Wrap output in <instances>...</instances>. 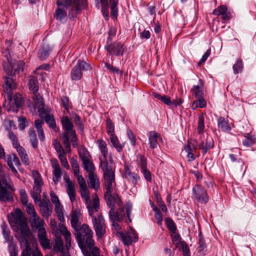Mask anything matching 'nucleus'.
Segmentation results:
<instances>
[{
	"label": "nucleus",
	"mask_w": 256,
	"mask_h": 256,
	"mask_svg": "<svg viewBox=\"0 0 256 256\" xmlns=\"http://www.w3.org/2000/svg\"><path fill=\"white\" fill-rule=\"evenodd\" d=\"M242 60L240 59H238L236 63L232 66L234 73L236 74L242 71Z\"/></svg>",
	"instance_id": "nucleus-52"
},
{
	"label": "nucleus",
	"mask_w": 256,
	"mask_h": 256,
	"mask_svg": "<svg viewBox=\"0 0 256 256\" xmlns=\"http://www.w3.org/2000/svg\"><path fill=\"white\" fill-rule=\"evenodd\" d=\"M204 128V117L203 114H200L198 116V132L199 134L203 133Z\"/></svg>",
	"instance_id": "nucleus-44"
},
{
	"label": "nucleus",
	"mask_w": 256,
	"mask_h": 256,
	"mask_svg": "<svg viewBox=\"0 0 256 256\" xmlns=\"http://www.w3.org/2000/svg\"><path fill=\"white\" fill-rule=\"evenodd\" d=\"M84 255L86 256V254ZM88 256H100V249L97 246H95L88 251Z\"/></svg>",
	"instance_id": "nucleus-63"
},
{
	"label": "nucleus",
	"mask_w": 256,
	"mask_h": 256,
	"mask_svg": "<svg viewBox=\"0 0 256 256\" xmlns=\"http://www.w3.org/2000/svg\"><path fill=\"white\" fill-rule=\"evenodd\" d=\"M74 122L76 125L78 127L80 130H82L84 128V126L81 121L80 117L76 114H74Z\"/></svg>",
	"instance_id": "nucleus-64"
},
{
	"label": "nucleus",
	"mask_w": 256,
	"mask_h": 256,
	"mask_svg": "<svg viewBox=\"0 0 256 256\" xmlns=\"http://www.w3.org/2000/svg\"><path fill=\"white\" fill-rule=\"evenodd\" d=\"M197 100L194 102L192 105V108L194 110L198 108H204L206 106V102L204 99L203 96H200V98H196Z\"/></svg>",
	"instance_id": "nucleus-39"
},
{
	"label": "nucleus",
	"mask_w": 256,
	"mask_h": 256,
	"mask_svg": "<svg viewBox=\"0 0 256 256\" xmlns=\"http://www.w3.org/2000/svg\"><path fill=\"white\" fill-rule=\"evenodd\" d=\"M194 198L197 200L202 204H206L208 200V197L206 190L201 186L196 185L192 188Z\"/></svg>",
	"instance_id": "nucleus-10"
},
{
	"label": "nucleus",
	"mask_w": 256,
	"mask_h": 256,
	"mask_svg": "<svg viewBox=\"0 0 256 256\" xmlns=\"http://www.w3.org/2000/svg\"><path fill=\"white\" fill-rule=\"evenodd\" d=\"M81 197L86 201V204L91 202L90 197L89 190L87 187L80 189Z\"/></svg>",
	"instance_id": "nucleus-47"
},
{
	"label": "nucleus",
	"mask_w": 256,
	"mask_h": 256,
	"mask_svg": "<svg viewBox=\"0 0 256 256\" xmlns=\"http://www.w3.org/2000/svg\"><path fill=\"white\" fill-rule=\"evenodd\" d=\"M92 203L91 202L86 204V208L88 210L90 216L92 217V220H93V217L95 212H98L100 208V201L98 196L96 194H93Z\"/></svg>",
	"instance_id": "nucleus-15"
},
{
	"label": "nucleus",
	"mask_w": 256,
	"mask_h": 256,
	"mask_svg": "<svg viewBox=\"0 0 256 256\" xmlns=\"http://www.w3.org/2000/svg\"><path fill=\"white\" fill-rule=\"evenodd\" d=\"M38 241L44 249H50V240L47 238L45 228H39L38 230Z\"/></svg>",
	"instance_id": "nucleus-13"
},
{
	"label": "nucleus",
	"mask_w": 256,
	"mask_h": 256,
	"mask_svg": "<svg viewBox=\"0 0 256 256\" xmlns=\"http://www.w3.org/2000/svg\"><path fill=\"white\" fill-rule=\"evenodd\" d=\"M154 197L156 200L158 204L161 208L162 212H166L168 210L167 208L165 205L164 202L162 201L160 194L157 191L154 192Z\"/></svg>",
	"instance_id": "nucleus-38"
},
{
	"label": "nucleus",
	"mask_w": 256,
	"mask_h": 256,
	"mask_svg": "<svg viewBox=\"0 0 256 256\" xmlns=\"http://www.w3.org/2000/svg\"><path fill=\"white\" fill-rule=\"evenodd\" d=\"M92 69L90 64L82 60H78L77 64L72 68L70 76L72 80H80L82 76V70H89Z\"/></svg>",
	"instance_id": "nucleus-7"
},
{
	"label": "nucleus",
	"mask_w": 256,
	"mask_h": 256,
	"mask_svg": "<svg viewBox=\"0 0 256 256\" xmlns=\"http://www.w3.org/2000/svg\"><path fill=\"white\" fill-rule=\"evenodd\" d=\"M28 137L30 141L34 148H38V139L36 138V133L33 128H30L28 131Z\"/></svg>",
	"instance_id": "nucleus-35"
},
{
	"label": "nucleus",
	"mask_w": 256,
	"mask_h": 256,
	"mask_svg": "<svg viewBox=\"0 0 256 256\" xmlns=\"http://www.w3.org/2000/svg\"><path fill=\"white\" fill-rule=\"evenodd\" d=\"M82 164L84 170H86L88 174L94 172V166L92 162H90V160L83 161Z\"/></svg>",
	"instance_id": "nucleus-45"
},
{
	"label": "nucleus",
	"mask_w": 256,
	"mask_h": 256,
	"mask_svg": "<svg viewBox=\"0 0 256 256\" xmlns=\"http://www.w3.org/2000/svg\"><path fill=\"white\" fill-rule=\"evenodd\" d=\"M202 88L203 84L202 80L200 79L199 84L197 86H194L193 88L192 89V94L196 98H200V96H203Z\"/></svg>",
	"instance_id": "nucleus-29"
},
{
	"label": "nucleus",
	"mask_w": 256,
	"mask_h": 256,
	"mask_svg": "<svg viewBox=\"0 0 256 256\" xmlns=\"http://www.w3.org/2000/svg\"><path fill=\"white\" fill-rule=\"evenodd\" d=\"M62 126L64 131L62 134L63 144L68 151L70 152V142L69 136L72 134V132H76L74 129V125L68 116L62 117L61 120Z\"/></svg>",
	"instance_id": "nucleus-4"
},
{
	"label": "nucleus",
	"mask_w": 256,
	"mask_h": 256,
	"mask_svg": "<svg viewBox=\"0 0 256 256\" xmlns=\"http://www.w3.org/2000/svg\"><path fill=\"white\" fill-rule=\"evenodd\" d=\"M110 4H112L110 6V14L112 17L115 19L117 18L118 16V8L117 5L118 0H109Z\"/></svg>",
	"instance_id": "nucleus-40"
},
{
	"label": "nucleus",
	"mask_w": 256,
	"mask_h": 256,
	"mask_svg": "<svg viewBox=\"0 0 256 256\" xmlns=\"http://www.w3.org/2000/svg\"><path fill=\"white\" fill-rule=\"evenodd\" d=\"M30 222L32 228H35L38 230L39 228H44L43 226L44 224V222L37 214L31 217Z\"/></svg>",
	"instance_id": "nucleus-25"
},
{
	"label": "nucleus",
	"mask_w": 256,
	"mask_h": 256,
	"mask_svg": "<svg viewBox=\"0 0 256 256\" xmlns=\"http://www.w3.org/2000/svg\"><path fill=\"white\" fill-rule=\"evenodd\" d=\"M50 162L53 168V180L55 184H56L59 181L62 176L61 168L56 159H52Z\"/></svg>",
	"instance_id": "nucleus-17"
},
{
	"label": "nucleus",
	"mask_w": 256,
	"mask_h": 256,
	"mask_svg": "<svg viewBox=\"0 0 256 256\" xmlns=\"http://www.w3.org/2000/svg\"><path fill=\"white\" fill-rule=\"evenodd\" d=\"M124 176L134 185H136L139 176L134 172H132L130 168L128 166H126L124 168Z\"/></svg>",
	"instance_id": "nucleus-21"
},
{
	"label": "nucleus",
	"mask_w": 256,
	"mask_h": 256,
	"mask_svg": "<svg viewBox=\"0 0 256 256\" xmlns=\"http://www.w3.org/2000/svg\"><path fill=\"white\" fill-rule=\"evenodd\" d=\"M92 224L96 236L98 238H102L106 233V224L104 220L102 214L98 217H93Z\"/></svg>",
	"instance_id": "nucleus-9"
},
{
	"label": "nucleus",
	"mask_w": 256,
	"mask_h": 256,
	"mask_svg": "<svg viewBox=\"0 0 256 256\" xmlns=\"http://www.w3.org/2000/svg\"><path fill=\"white\" fill-rule=\"evenodd\" d=\"M8 138L12 142V144L14 147L18 146L19 145V143L18 142V138L16 137V135L12 132L10 130H8Z\"/></svg>",
	"instance_id": "nucleus-54"
},
{
	"label": "nucleus",
	"mask_w": 256,
	"mask_h": 256,
	"mask_svg": "<svg viewBox=\"0 0 256 256\" xmlns=\"http://www.w3.org/2000/svg\"><path fill=\"white\" fill-rule=\"evenodd\" d=\"M214 146L212 139L208 136L204 140L202 141L199 144L200 149L202 150L203 154H206L208 150Z\"/></svg>",
	"instance_id": "nucleus-24"
},
{
	"label": "nucleus",
	"mask_w": 256,
	"mask_h": 256,
	"mask_svg": "<svg viewBox=\"0 0 256 256\" xmlns=\"http://www.w3.org/2000/svg\"><path fill=\"white\" fill-rule=\"evenodd\" d=\"M120 236L124 244L128 246L132 244V242H136L138 240V236L132 228L128 230L126 234L120 233Z\"/></svg>",
	"instance_id": "nucleus-12"
},
{
	"label": "nucleus",
	"mask_w": 256,
	"mask_h": 256,
	"mask_svg": "<svg viewBox=\"0 0 256 256\" xmlns=\"http://www.w3.org/2000/svg\"><path fill=\"white\" fill-rule=\"evenodd\" d=\"M160 138L162 140V138L160 136H158V134L155 132L152 131L149 132L148 134V140L150 144V147L152 148H157L158 146V139Z\"/></svg>",
	"instance_id": "nucleus-23"
},
{
	"label": "nucleus",
	"mask_w": 256,
	"mask_h": 256,
	"mask_svg": "<svg viewBox=\"0 0 256 256\" xmlns=\"http://www.w3.org/2000/svg\"><path fill=\"white\" fill-rule=\"evenodd\" d=\"M153 210L155 212L154 218L156 220L157 224L159 226L162 225V222L163 220L162 212L157 207H154V208H153Z\"/></svg>",
	"instance_id": "nucleus-51"
},
{
	"label": "nucleus",
	"mask_w": 256,
	"mask_h": 256,
	"mask_svg": "<svg viewBox=\"0 0 256 256\" xmlns=\"http://www.w3.org/2000/svg\"><path fill=\"white\" fill-rule=\"evenodd\" d=\"M227 10V7L226 6L222 5L214 10L212 14L216 16L221 15L224 10Z\"/></svg>",
	"instance_id": "nucleus-62"
},
{
	"label": "nucleus",
	"mask_w": 256,
	"mask_h": 256,
	"mask_svg": "<svg viewBox=\"0 0 256 256\" xmlns=\"http://www.w3.org/2000/svg\"><path fill=\"white\" fill-rule=\"evenodd\" d=\"M64 230L63 232V234L64 236L66 241V246L67 250H68L71 246V234L66 228H64Z\"/></svg>",
	"instance_id": "nucleus-46"
},
{
	"label": "nucleus",
	"mask_w": 256,
	"mask_h": 256,
	"mask_svg": "<svg viewBox=\"0 0 256 256\" xmlns=\"http://www.w3.org/2000/svg\"><path fill=\"white\" fill-rule=\"evenodd\" d=\"M66 183V192L71 202H74L76 200V188L74 182L69 178H65Z\"/></svg>",
	"instance_id": "nucleus-19"
},
{
	"label": "nucleus",
	"mask_w": 256,
	"mask_h": 256,
	"mask_svg": "<svg viewBox=\"0 0 256 256\" xmlns=\"http://www.w3.org/2000/svg\"><path fill=\"white\" fill-rule=\"evenodd\" d=\"M107 133L110 136L114 134V124L110 118L106 120Z\"/></svg>",
	"instance_id": "nucleus-53"
},
{
	"label": "nucleus",
	"mask_w": 256,
	"mask_h": 256,
	"mask_svg": "<svg viewBox=\"0 0 256 256\" xmlns=\"http://www.w3.org/2000/svg\"><path fill=\"white\" fill-rule=\"evenodd\" d=\"M56 4L65 10L70 8L72 16L80 12V0H64L63 2L58 0Z\"/></svg>",
	"instance_id": "nucleus-8"
},
{
	"label": "nucleus",
	"mask_w": 256,
	"mask_h": 256,
	"mask_svg": "<svg viewBox=\"0 0 256 256\" xmlns=\"http://www.w3.org/2000/svg\"><path fill=\"white\" fill-rule=\"evenodd\" d=\"M171 232V236L172 238V242L174 244H176V246H177L179 244H181V242H181L180 234L178 233H177L176 231Z\"/></svg>",
	"instance_id": "nucleus-58"
},
{
	"label": "nucleus",
	"mask_w": 256,
	"mask_h": 256,
	"mask_svg": "<svg viewBox=\"0 0 256 256\" xmlns=\"http://www.w3.org/2000/svg\"><path fill=\"white\" fill-rule=\"evenodd\" d=\"M110 136V140L113 146L116 148L118 152H120L123 146L120 144L118 137L115 134H112Z\"/></svg>",
	"instance_id": "nucleus-37"
},
{
	"label": "nucleus",
	"mask_w": 256,
	"mask_h": 256,
	"mask_svg": "<svg viewBox=\"0 0 256 256\" xmlns=\"http://www.w3.org/2000/svg\"><path fill=\"white\" fill-rule=\"evenodd\" d=\"M55 206V212L57 214V216L58 218V219L60 222H63L64 220V216L62 212V206L60 204V203L59 204H56Z\"/></svg>",
	"instance_id": "nucleus-50"
},
{
	"label": "nucleus",
	"mask_w": 256,
	"mask_h": 256,
	"mask_svg": "<svg viewBox=\"0 0 256 256\" xmlns=\"http://www.w3.org/2000/svg\"><path fill=\"white\" fill-rule=\"evenodd\" d=\"M44 123V122L40 120H36L34 122V126L37 130L38 138L42 142L44 141L45 138L44 132L42 128V125Z\"/></svg>",
	"instance_id": "nucleus-28"
},
{
	"label": "nucleus",
	"mask_w": 256,
	"mask_h": 256,
	"mask_svg": "<svg viewBox=\"0 0 256 256\" xmlns=\"http://www.w3.org/2000/svg\"><path fill=\"white\" fill-rule=\"evenodd\" d=\"M32 176L34 180V184L31 196L35 202H40L41 200L40 193L42 192V181L40 174L36 170L32 172Z\"/></svg>",
	"instance_id": "nucleus-6"
},
{
	"label": "nucleus",
	"mask_w": 256,
	"mask_h": 256,
	"mask_svg": "<svg viewBox=\"0 0 256 256\" xmlns=\"http://www.w3.org/2000/svg\"><path fill=\"white\" fill-rule=\"evenodd\" d=\"M96 144L103 156L102 158H99L100 167L103 172L105 190L104 196L106 204L110 209L108 212L110 219L112 222H126V218H128L129 221L131 222L130 214L132 206H128L125 212L121 199L118 194L114 192L116 185L114 172L112 166L108 165L107 160L108 151L106 144L102 140H98Z\"/></svg>",
	"instance_id": "nucleus-1"
},
{
	"label": "nucleus",
	"mask_w": 256,
	"mask_h": 256,
	"mask_svg": "<svg viewBox=\"0 0 256 256\" xmlns=\"http://www.w3.org/2000/svg\"><path fill=\"white\" fill-rule=\"evenodd\" d=\"M1 228H2V236L6 242H11L10 240L12 239V238L10 236V230H8L7 225L4 222L1 225Z\"/></svg>",
	"instance_id": "nucleus-36"
},
{
	"label": "nucleus",
	"mask_w": 256,
	"mask_h": 256,
	"mask_svg": "<svg viewBox=\"0 0 256 256\" xmlns=\"http://www.w3.org/2000/svg\"><path fill=\"white\" fill-rule=\"evenodd\" d=\"M102 6V12L104 16L108 20V0H106L104 4L100 3Z\"/></svg>",
	"instance_id": "nucleus-55"
},
{
	"label": "nucleus",
	"mask_w": 256,
	"mask_h": 256,
	"mask_svg": "<svg viewBox=\"0 0 256 256\" xmlns=\"http://www.w3.org/2000/svg\"><path fill=\"white\" fill-rule=\"evenodd\" d=\"M8 104L6 108L8 111L17 113L18 109L20 108L24 104L22 96L20 93L14 94L9 93L6 95Z\"/></svg>",
	"instance_id": "nucleus-5"
},
{
	"label": "nucleus",
	"mask_w": 256,
	"mask_h": 256,
	"mask_svg": "<svg viewBox=\"0 0 256 256\" xmlns=\"http://www.w3.org/2000/svg\"><path fill=\"white\" fill-rule=\"evenodd\" d=\"M26 206V212L28 214L30 215L31 217L37 214L34 210V206L32 204H27Z\"/></svg>",
	"instance_id": "nucleus-61"
},
{
	"label": "nucleus",
	"mask_w": 256,
	"mask_h": 256,
	"mask_svg": "<svg viewBox=\"0 0 256 256\" xmlns=\"http://www.w3.org/2000/svg\"><path fill=\"white\" fill-rule=\"evenodd\" d=\"M22 256H42L40 250L36 248L34 250L31 249L30 244L26 246V248L22 251ZM46 256H49L46 255Z\"/></svg>",
	"instance_id": "nucleus-26"
},
{
	"label": "nucleus",
	"mask_w": 256,
	"mask_h": 256,
	"mask_svg": "<svg viewBox=\"0 0 256 256\" xmlns=\"http://www.w3.org/2000/svg\"><path fill=\"white\" fill-rule=\"evenodd\" d=\"M24 64L22 61H18L15 65H10V68H4L6 74L9 76H14L16 72L18 73L21 67Z\"/></svg>",
	"instance_id": "nucleus-20"
},
{
	"label": "nucleus",
	"mask_w": 256,
	"mask_h": 256,
	"mask_svg": "<svg viewBox=\"0 0 256 256\" xmlns=\"http://www.w3.org/2000/svg\"><path fill=\"white\" fill-rule=\"evenodd\" d=\"M12 199L10 192L4 186L0 188V200L2 202L10 201Z\"/></svg>",
	"instance_id": "nucleus-32"
},
{
	"label": "nucleus",
	"mask_w": 256,
	"mask_h": 256,
	"mask_svg": "<svg viewBox=\"0 0 256 256\" xmlns=\"http://www.w3.org/2000/svg\"><path fill=\"white\" fill-rule=\"evenodd\" d=\"M124 44L120 42H115L113 44L107 42L105 49L110 54L111 56L122 55L124 51Z\"/></svg>",
	"instance_id": "nucleus-11"
},
{
	"label": "nucleus",
	"mask_w": 256,
	"mask_h": 256,
	"mask_svg": "<svg viewBox=\"0 0 256 256\" xmlns=\"http://www.w3.org/2000/svg\"><path fill=\"white\" fill-rule=\"evenodd\" d=\"M32 98L34 102V106L36 108L44 106L43 98L38 92H36V94H33Z\"/></svg>",
	"instance_id": "nucleus-42"
},
{
	"label": "nucleus",
	"mask_w": 256,
	"mask_h": 256,
	"mask_svg": "<svg viewBox=\"0 0 256 256\" xmlns=\"http://www.w3.org/2000/svg\"><path fill=\"white\" fill-rule=\"evenodd\" d=\"M44 120L50 127L52 128L54 131L57 132L55 120L53 116L46 114L44 116Z\"/></svg>",
	"instance_id": "nucleus-43"
},
{
	"label": "nucleus",
	"mask_w": 256,
	"mask_h": 256,
	"mask_svg": "<svg viewBox=\"0 0 256 256\" xmlns=\"http://www.w3.org/2000/svg\"><path fill=\"white\" fill-rule=\"evenodd\" d=\"M16 148L17 152L21 158L22 162L26 166L29 164V160L28 157V155L26 152L24 148L20 146V144L18 146L14 147Z\"/></svg>",
	"instance_id": "nucleus-31"
},
{
	"label": "nucleus",
	"mask_w": 256,
	"mask_h": 256,
	"mask_svg": "<svg viewBox=\"0 0 256 256\" xmlns=\"http://www.w3.org/2000/svg\"><path fill=\"white\" fill-rule=\"evenodd\" d=\"M28 87L33 94L38 92V79L34 76H31L29 80Z\"/></svg>",
	"instance_id": "nucleus-34"
},
{
	"label": "nucleus",
	"mask_w": 256,
	"mask_h": 256,
	"mask_svg": "<svg viewBox=\"0 0 256 256\" xmlns=\"http://www.w3.org/2000/svg\"><path fill=\"white\" fill-rule=\"evenodd\" d=\"M88 183L89 187L96 190H98L100 187V183L96 174L95 172L88 174Z\"/></svg>",
	"instance_id": "nucleus-18"
},
{
	"label": "nucleus",
	"mask_w": 256,
	"mask_h": 256,
	"mask_svg": "<svg viewBox=\"0 0 256 256\" xmlns=\"http://www.w3.org/2000/svg\"><path fill=\"white\" fill-rule=\"evenodd\" d=\"M39 206L42 216L46 218L51 216L52 213V205L49 200H40Z\"/></svg>",
	"instance_id": "nucleus-14"
},
{
	"label": "nucleus",
	"mask_w": 256,
	"mask_h": 256,
	"mask_svg": "<svg viewBox=\"0 0 256 256\" xmlns=\"http://www.w3.org/2000/svg\"><path fill=\"white\" fill-rule=\"evenodd\" d=\"M20 194L22 204L24 205L27 204V203L28 202V196L26 194V190L23 189L20 190Z\"/></svg>",
	"instance_id": "nucleus-60"
},
{
	"label": "nucleus",
	"mask_w": 256,
	"mask_h": 256,
	"mask_svg": "<svg viewBox=\"0 0 256 256\" xmlns=\"http://www.w3.org/2000/svg\"><path fill=\"white\" fill-rule=\"evenodd\" d=\"M10 256H18V247L13 242H10L8 245Z\"/></svg>",
	"instance_id": "nucleus-57"
},
{
	"label": "nucleus",
	"mask_w": 256,
	"mask_h": 256,
	"mask_svg": "<svg viewBox=\"0 0 256 256\" xmlns=\"http://www.w3.org/2000/svg\"><path fill=\"white\" fill-rule=\"evenodd\" d=\"M54 18L58 21L64 22L67 20V13L66 10L60 6L56 10L54 15Z\"/></svg>",
	"instance_id": "nucleus-22"
},
{
	"label": "nucleus",
	"mask_w": 256,
	"mask_h": 256,
	"mask_svg": "<svg viewBox=\"0 0 256 256\" xmlns=\"http://www.w3.org/2000/svg\"><path fill=\"white\" fill-rule=\"evenodd\" d=\"M165 222L170 232L176 231V227L175 223L170 218H167L165 220Z\"/></svg>",
	"instance_id": "nucleus-49"
},
{
	"label": "nucleus",
	"mask_w": 256,
	"mask_h": 256,
	"mask_svg": "<svg viewBox=\"0 0 256 256\" xmlns=\"http://www.w3.org/2000/svg\"><path fill=\"white\" fill-rule=\"evenodd\" d=\"M74 230V235L80 248L84 254L88 256V251L95 247L92 230L88 224H84Z\"/></svg>",
	"instance_id": "nucleus-2"
},
{
	"label": "nucleus",
	"mask_w": 256,
	"mask_h": 256,
	"mask_svg": "<svg viewBox=\"0 0 256 256\" xmlns=\"http://www.w3.org/2000/svg\"><path fill=\"white\" fill-rule=\"evenodd\" d=\"M66 153L63 154H58V158L60 160L62 164L64 166L67 170L70 169V166L68 164V162L67 161V160L66 158V157L65 156Z\"/></svg>",
	"instance_id": "nucleus-59"
},
{
	"label": "nucleus",
	"mask_w": 256,
	"mask_h": 256,
	"mask_svg": "<svg viewBox=\"0 0 256 256\" xmlns=\"http://www.w3.org/2000/svg\"><path fill=\"white\" fill-rule=\"evenodd\" d=\"M13 76H6L4 77V90L7 94L10 93L11 91L15 89L16 86V83L12 78Z\"/></svg>",
	"instance_id": "nucleus-16"
},
{
	"label": "nucleus",
	"mask_w": 256,
	"mask_h": 256,
	"mask_svg": "<svg viewBox=\"0 0 256 256\" xmlns=\"http://www.w3.org/2000/svg\"><path fill=\"white\" fill-rule=\"evenodd\" d=\"M8 221L13 228H20L22 238L26 242V246L29 244L28 242L30 232L24 214L20 209L16 208L14 213L12 214V216L8 218Z\"/></svg>",
	"instance_id": "nucleus-3"
},
{
	"label": "nucleus",
	"mask_w": 256,
	"mask_h": 256,
	"mask_svg": "<svg viewBox=\"0 0 256 256\" xmlns=\"http://www.w3.org/2000/svg\"><path fill=\"white\" fill-rule=\"evenodd\" d=\"M18 127L20 130H24L28 126V122L26 118L20 116L18 118Z\"/></svg>",
	"instance_id": "nucleus-56"
},
{
	"label": "nucleus",
	"mask_w": 256,
	"mask_h": 256,
	"mask_svg": "<svg viewBox=\"0 0 256 256\" xmlns=\"http://www.w3.org/2000/svg\"><path fill=\"white\" fill-rule=\"evenodd\" d=\"M79 156L82 162L90 160L91 156L88 150L83 146H80L78 148Z\"/></svg>",
	"instance_id": "nucleus-33"
},
{
	"label": "nucleus",
	"mask_w": 256,
	"mask_h": 256,
	"mask_svg": "<svg viewBox=\"0 0 256 256\" xmlns=\"http://www.w3.org/2000/svg\"><path fill=\"white\" fill-rule=\"evenodd\" d=\"M50 50L48 46L42 47L40 50L38 54L39 58L41 60H44L48 56Z\"/></svg>",
	"instance_id": "nucleus-41"
},
{
	"label": "nucleus",
	"mask_w": 256,
	"mask_h": 256,
	"mask_svg": "<svg viewBox=\"0 0 256 256\" xmlns=\"http://www.w3.org/2000/svg\"><path fill=\"white\" fill-rule=\"evenodd\" d=\"M255 142L254 138L250 134L245 136V138L242 142V144L246 147H250Z\"/></svg>",
	"instance_id": "nucleus-48"
},
{
	"label": "nucleus",
	"mask_w": 256,
	"mask_h": 256,
	"mask_svg": "<svg viewBox=\"0 0 256 256\" xmlns=\"http://www.w3.org/2000/svg\"><path fill=\"white\" fill-rule=\"evenodd\" d=\"M81 214L78 210H74L71 215L70 223L72 227L75 230L79 226V220L80 218Z\"/></svg>",
	"instance_id": "nucleus-27"
},
{
	"label": "nucleus",
	"mask_w": 256,
	"mask_h": 256,
	"mask_svg": "<svg viewBox=\"0 0 256 256\" xmlns=\"http://www.w3.org/2000/svg\"><path fill=\"white\" fill-rule=\"evenodd\" d=\"M218 126L222 130L228 132L231 130V126L228 120L223 117H220L218 120Z\"/></svg>",
	"instance_id": "nucleus-30"
}]
</instances>
